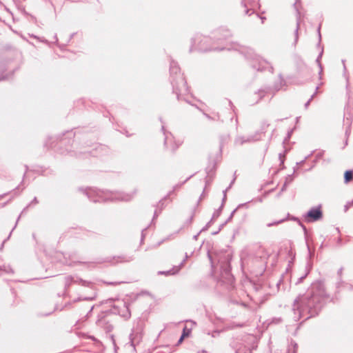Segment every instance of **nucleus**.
<instances>
[{"label": "nucleus", "instance_id": "f257e3e1", "mask_svg": "<svg viewBox=\"0 0 353 353\" xmlns=\"http://www.w3.org/2000/svg\"><path fill=\"white\" fill-rule=\"evenodd\" d=\"M322 217V212L321 208H314L308 211L305 219L308 222L315 221L320 219Z\"/></svg>", "mask_w": 353, "mask_h": 353}, {"label": "nucleus", "instance_id": "f03ea898", "mask_svg": "<svg viewBox=\"0 0 353 353\" xmlns=\"http://www.w3.org/2000/svg\"><path fill=\"white\" fill-rule=\"evenodd\" d=\"M353 178V172L350 170H347L344 174L345 183H349Z\"/></svg>", "mask_w": 353, "mask_h": 353}, {"label": "nucleus", "instance_id": "7ed1b4c3", "mask_svg": "<svg viewBox=\"0 0 353 353\" xmlns=\"http://www.w3.org/2000/svg\"><path fill=\"white\" fill-rule=\"evenodd\" d=\"M194 328V323L192 321H186L183 331H191Z\"/></svg>", "mask_w": 353, "mask_h": 353}, {"label": "nucleus", "instance_id": "20e7f679", "mask_svg": "<svg viewBox=\"0 0 353 353\" xmlns=\"http://www.w3.org/2000/svg\"><path fill=\"white\" fill-rule=\"evenodd\" d=\"M190 332H183V334L182 336H181L179 341V343H181L182 342V341L186 338V337H188L189 335H190Z\"/></svg>", "mask_w": 353, "mask_h": 353}]
</instances>
